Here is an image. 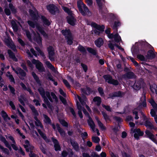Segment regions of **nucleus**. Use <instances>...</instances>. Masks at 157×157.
Segmentation results:
<instances>
[{"mask_svg":"<svg viewBox=\"0 0 157 157\" xmlns=\"http://www.w3.org/2000/svg\"><path fill=\"white\" fill-rule=\"evenodd\" d=\"M75 98L76 101L77 109H78V114L79 117L81 118L83 117L82 112V110L85 115L89 118V119L88 120V122L89 125L92 130L94 132H95V126L94 122L92 118L90 117L89 113L81 105L79 102L78 101H80L82 106H85L88 111L90 112L91 111V109L86 103V96L84 95H82L81 97H80L78 95H75Z\"/></svg>","mask_w":157,"mask_h":157,"instance_id":"1","label":"nucleus"},{"mask_svg":"<svg viewBox=\"0 0 157 157\" xmlns=\"http://www.w3.org/2000/svg\"><path fill=\"white\" fill-rule=\"evenodd\" d=\"M28 23L29 25L33 28H34L36 26V34L34 32L33 33L34 39L36 41L39 45L40 46L41 44V38L40 37L39 33H40L45 38H48L47 34L44 31L43 29L36 21L33 22L31 21H28Z\"/></svg>","mask_w":157,"mask_h":157,"instance_id":"2","label":"nucleus"},{"mask_svg":"<svg viewBox=\"0 0 157 157\" xmlns=\"http://www.w3.org/2000/svg\"><path fill=\"white\" fill-rule=\"evenodd\" d=\"M38 90L43 99L44 102L48 106H50V103L48 100L52 102H57L58 98L56 95L53 93L51 92V96L49 92L48 91L45 92L42 88H39Z\"/></svg>","mask_w":157,"mask_h":157,"instance_id":"3","label":"nucleus"},{"mask_svg":"<svg viewBox=\"0 0 157 157\" xmlns=\"http://www.w3.org/2000/svg\"><path fill=\"white\" fill-rule=\"evenodd\" d=\"M33 10H30L29 12L30 15L33 19L38 20L39 18H41L44 25L49 26L50 25V22L48 19L43 16L39 15L35 8H33Z\"/></svg>","mask_w":157,"mask_h":157,"instance_id":"4","label":"nucleus"},{"mask_svg":"<svg viewBox=\"0 0 157 157\" xmlns=\"http://www.w3.org/2000/svg\"><path fill=\"white\" fill-rule=\"evenodd\" d=\"M136 44H137L140 49V53L142 55H145L148 49V48L149 44L146 41L140 40L138 42L136 43Z\"/></svg>","mask_w":157,"mask_h":157,"instance_id":"5","label":"nucleus"},{"mask_svg":"<svg viewBox=\"0 0 157 157\" xmlns=\"http://www.w3.org/2000/svg\"><path fill=\"white\" fill-rule=\"evenodd\" d=\"M77 5L79 11L82 15H90V12L89 9L81 0H79L78 1Z\"/></svg>","mask_w":157,"mask_h":157,"instance_id":"6","label":"nucleus"},{"mask_svg":"<svg viewBox=\"0 0 157 157\" xmlns=\"http://www.w3.org/2000/svg\"><path fill=\"white\" fill-rule=\"evenodd\" d=\"M63 9L68 14V16L67 17V20L69 24L71 25H74L75 24V19L74 18V15L71 10L65 7H63Z\"/></svg>","mask_w":157,"mask_h":157,"instance_id":"7","label":"nucleus"},{"mask_svg":"<svg viewBox=\"0 0 157 157\" xmlns=\"http://www.w3.org/2000/svg\"><path fill=\"white\" fill-rule=\"evenodd\" d=\"M110 28H109V38L112 39L113 38L114 41L117 43H119L120 41L121 40V36H120L118 32H113L112 33H111Z\"/></svg>","mask_w":157,"mask_h":157,"instance_id":"8","label":"nucleus"},{"mask_svg":"<svg viewBox=\"0 0 157 157\" xmlns=\"http://www.w3.org/2000/svg\"><path fill=\"white\" fill-rule=\"evenodd\" d=\"M91 25L92 27L96 29L94 32L96 35H99L101 32L104 31L105 29L104 25L100 26L93 22L91 23Z\"/></svg>","mask_w":157,"mask_h":157,"instance_id":"9","label":"nucleus"},{"mask_svg":"<svg viewBox=\"0 0 157 157\" xmlns=\"http://www.w3.org/2000/svg\"><path fill=\"white\" fill-rule=\"evenodd\" d=\"M62 32L63 35L67 38L68 44H71L72 43V38L70 30L69 29L63 30H62Z\"/></svg>","mask_w":157,"mask_h":157,"instance_id":"10","label":"nucleus"},{"mask_svg":"<svg viewBox=\"0 0 157 157\" xmlns=\"http://www.w3.org/2000/svg\"><path fill=\"white\" fill-rule=\"evenodd\" d=\"M24 146L26 151H30L29 155L30 157H37V156L31 151V150L33 149V147L29 145V142L28 140H26L25 141V144L24 145Z\"/></svg>","mask_w":157,"mask_h":157,"instance_id":"11","label":"nucleus"},{"mask_svg":"<svg viewBox=\"0 0 157 157\" xmlns=\"http://www.w3.org/2000/svg\"><path fill=\"white\" fill-rule=\"evenodd\" d=\"M144 83V81L142 78L135 80L132 87L135 90H138L141 88Z\"/></svg>","mask_w":157,"mask_h":157,"instance_id":"12","label":"nucleus"},{"mask_svg":"<svg viewBox=\"0 0 157 157\" xmlns=\"http://www.w3.org/2000/svg\"><path fill=\"white\" fill-rule=\"evenodd\" d=\"M110 24L114 32H117L119 27L121 26V23L119 18L114 22L111 23Z\"/></svg>","mask_w":157,"mask_h":157,"instance_id":"13","label":"nucleus"},{"mask_svg":"<svg viewBox=\"0 0 157 157\" xmlns=\"http://www.w3.org/2000/svg\"><path fill=\"white\" fill-rule=\"evenodd\" d=\"M32 62L33 64L36 65V68L40 72L44 71L45 69L43 66L42 64L39 60L33 59L32 60Z\"/></svg>","mask_w":157,"mask_h":157,"instance_id":"14","label":"nucleus"},{"mask_svg":"<svg viewBox=\"0 0 157 157\" xmlns=\"http://www.w3.org/2000/svg\"><path fill=\"white\" fill-rule=\"evenodd\" d=\"M11 67L13 70L14 71L16 74L18 75L19 78L21 79H23L24 77H25L26 75L25 73L19 67H17L16 69H15L12 67Z\"/></svg>","mask_w":157,"mask_h":157,"instance_id":"15","label":"nucleus"},{"mask_svg":"<svg viewBox=\"0 0 157 157\" xmlns=\"http://www.w3.org/2000/svg\"><path fill=\"white\" fill-rule=\"evenodd\" d=\"M132 133H134V137L137 140H139L140 136H143L144 134V132L141 131L139 128L134 129Z\"/></svg>","mask_w":157,"mask_h":157,"instance_id":"16","label":"nucleus"},{"mask_svg":"<svg viewBox=\"0 0 157 157\" xmlns=\"http://www.w3.org/2000/svg\"><path fill=\"white\" fill-rule=\"evenodd\" d=\"M47 8L49 12L52 14L56 12H58V8L54 4H50L47 6Z\"/></svg>","mask_w":157,"mask_h":157,"instance_id":"17","label":"nucleus"},{"mask_svg":"<svg viewBox=\"0 0 157 157\" xmlns=\"http://www.w3.org/2000/svg\"><path fill=\"white\" fill-rule=\"evenodd\" d=\"M136 77L134 73L131 71L126 72L124 74L122 75V78H124V79H129L135 78Z\"/></svg>","mask_w":157,"mask_h":157,"instance_id":"18","label":"nucleus"},{"mask_svg":"<svg viewBox=\"0 0 157 157\" xmlns=\"http://www.w3.org/2000/svg\"><path fill=\"white\" fill-rule=\"evenodd\" d=\"M147 55L146 54L145 55L146 57L148 59H154L155 57V54L152 49H150L148 51H147Z\"/></svg>","mask_w":157,"mask_h":157,"instance_id":"19","label":"nucleus"},{"mask_svg":"<svg viewBox=\"0 0 157 157\" xmlns=\"http://www.w3.org/2000/svg\"><path fill=\"white\" fill-rule=\"evenodd\" d=\"M48 52L49 59L51 61H53L54 60L53 56L55 54L54 49L52 47L50 46L48 48Z\"/></svg>","mask_w":157,"mask_h":157,"instance_id":"20","label":"nucleus"},{"mask_svg":"<svg viewBox=\"0 0 157 157\" xmlns=\"http://www.w3.org/2000/svg\"><path fill=\"white\" fill-rule=\"evenodd\" d=\"M147 137L152 140L154 142L157 144V140L155 137V136L151 133L149 130H147L145 131Z\"/></svg>","mask_w":157,"mask_h":157,"instance_id":"21","label":"nucleus"},{"mask_svg":"<svg viewBox=\"0 0 157 157\" xmlns=\"http://www.w3.org/2000/svg\"><path fill=\"white\" fill-rule=\"evenodd\" d=\"M116 46L117 48H118L119 49L121 50L122 51H124V49L122 48L121 46H120L117 44H116L115 43H109V48L111 50H114L116 51L117 50H115L114 47Z\"/></svg>","mask_w":157,"mask_h":157,"instance_id":"22","label":"nucleus"},{"mask_svg":"<svg viewBox=\"0 0 157 157\" xmlns=\"http://www.w3.org/2000/svg\"><path fill=\"white\" fill-rule=\"evenodd\" d=\"M52 126L54 130H56V129L58 130L60 135L62 136H65V133L63 130L60 128L59 124H56L55 126L54 124H52Z\"/></svg>","mask_w":157,"mask_h":157,"instance_id":"23","label":"nucleus"},{"mask_svg":"<svg viewBox=\"0 0 157 157\" xmlns=\"http://www.w3.org/2000/svg\"><path fill=\"white\" fill-rule=\"evenodd\" d=\"M144 120H146L144 124L145 126L151 129L153 128L154 126L150 121L147 120V118L146 117H144Z\"/></svg>","mask_w":157,"mask_h":157,"instance_id":"24","label":"nucleus"},{"mask_svg":"<svg viewBox=\"0 0 157 157\" xmlns=\"http://www.w3.org/2000/svg\"><path fill=\"white\" fill-rule=\"evenodd\" d=\"M109 19L111 21V23L119 19L117 16L112 13H109Z\"/></svg>","mask_w":157,"mask_h":157,"instance_id":"25","label":"nucleus"},{"mask_svg":"<svg viewBox=\"0 0 157 157\" xmlns=\"http://www.w3.org/2000/svg\"><path fill=\"white\" fill-rule=\"evenodd\" d=\"M109 83L116 86L119 85V83L117 80L113 79L111 76L109 75Z\"/></svg>","mask_w":157,"mask_h":157,"instance_id":"26","label":"nucleus"},{"mask_svg":"<svg viewBox=\"0 0 157 157\" xmlns=\"http://www.w3.org/2000/svg\"><path fill=\"white\" fill-rule=\"evenodd\" d=\"M124 95V93L120 91H116L113 92L111 95L112 98L114 97H119L120 98L122 97Z\"/></svg>","mask_w":157,"mask_h":157,"instance_id":"27","label":"nucleus"},{"mask_svg":"<svg viewBox=\"0 0 157 157\" xmlns=\"http://www.w3.org/2000/svg\"><path fill=\"white\" fill-rule=\"evenodd\" d=\"M71 142L73 149L76 151H79L80 148L78 144L74 140H71Z\"/></svg>","mask_w":157,"mask_h":157,"instance_id":"28","label":"nucleus"},{"mask_svg":"<svg viewBox=\"0 0 157 157\" xmlns=\"http://www.w3.org/2000/svg\"><path fill=\"white\" fill-rule=\"evenodd\" d=\"M147 103L146 102V96H144V100L142 102L140 103L138 105L137 108L138 109H141L143 108L146 107Z\"/></svg>","mask_w":157,"mask_h":157,"instance_id":"29","label":"nucleus"},{"mask_svg":"<svg viewBox=\"0 0 157 157\" xmlns=\"http://www.w3.org/2000/svg\"><path fill=\"white\" fill-rule=\"evenodd\" d=\"M52 141L54 144V147L56 151L60 150V147L59 144V143L57 140L55 138H52Z\"/></svg>","mask_w":157,"mask_h":157,"instance_id":"30","label":"nucleus"},{"mask_svg":"<svg viewBox=\"0 0 157 157\" xmlns=\"http://www.w3.org/2000/svg\"><path fill=\"white\" fill-rule=\"evenodd\" d=\"M150 89L151 92L154 93L155 92L157 95V85L155 83H153L151 85H150Z\"/></svg>","mask_w":157,"mask_h":157,"instance_id":"31","label":"nucleus"},{"mask_svg":"<svg viewBox=\"0 0 157 157\" xmlns=\"http://www.w3.org/2000/svg\"><path fill=\"white\" fill-rule=\"evenodd\" d=\"M95 119L96 120L98 125L100 129L102 131H105L106 129V128L104 125L101 123V122L99 120L98 117H96Z\"/></svg>","mask_w":157,"mask_h":157,"instance_id":"32","label":"nucleus"},{"mask_svg":"<svg viewBox=\"0 0 157 157\" xmlns=\"http://www.w3.org/2000/svg\"><path fill=\"white\" fill-rule=\"evenodd\" d=\"M1 114L5 121H7L10 119V118L8 117L6 113L4 111L2 110L1 111Z\"/></svg>","mask_w":157,"mask_h":157,"instance_id":"33","label":"nucleus"},{"mask_svg":"<svg viewBox=\"0 0 157 157\" xmlns=\"http://www.w3.org/2000/svg\"><path fill=\"white\" fill-rule=\"evenodd\" d=\"M0 140L3 142L6 147L9 148L10 149H11V147L8 142L6 140L5 138L2 136H0Z\"/></svg>","mask_w":157,"mask_h":157,"instance_id":"34","label":"nucleus"},{"mask_svg":"<svg viewBox=\"0 0 157 157\" xmlns=\"http://www.w3.org/2000/svg\"><path fill=\"white\" fill-rule=\"evenodd\" d=\"M34 119L35 120V123L36 125L42 129H43V127L40 121L36 117H35Z\"/></svg>","mask_w":157,"mask_h":157,"instance_id":"35","label":"nucleus"},{"mask_svg":"<svg viewBox=\"0 0 157 157\" xmlns=\"http://www.w3.org/2000/svg\"><path fill=\"white\" fill-rule=\"evenodd\" d=\"M43 116L44 118V122L46 124H50L52 125V124H51V120L50 118L45 114H44Z\"/></svg>","mask_w":157,"mask_h":157,"instance_id":"36","label":"nucleus"},{"mask_svg":"<svg viewBox=\"0 0 157 157\" xmlns=\"http://www.w3.org/2000/svg\"><path fill=\"white\" fill-rule=\"evenodd\" d=\"M96 45L98 47H100L103 43V40L102 38H99L95 41Z\"/></svg>","mask_w":157,"mask_h":157,"instance_id":"37","label":"nucleus"},{"mask_svg":"<svg viewBox=\"0 0 157 157\" xmlns=\"http://www.w3.org/2000/svg\"><path fill=\"white\" fill-rule=\"evenodd\" d=\"M132 52L133 54H137L139 53H140V49L139 48L138 45H136L133 48V50L132 51Z\"/></svg>","mask_w":157,"mask_h":157,"instance_id":"38","label":"nucleus"},{"mask_svg":"<svg viewBox=\"0 0 157 157\" xmlns=\"http://www.w3.org/2000/svg\"><path fill=\"white\" fill-rule=\"evenodd\" d=\"M11 24L14 31L17 32L18 30V27L16 22L12 20L11 21Z\"/></svg>","mask_w":157,"mask_h":157,"instance_id":"39","label":"nucleus"},{"mask_svg":"<svg viewBox=\"0 0 157 157\" xmlns=\"http://www.w3.org/2000/svg\"><path fill=\"white\" fill-rule=\"evenodd\" d=\"M38 131L41 136L43 138V139L47 142H48L49 141V140L47 138L46 135L40 129H38Z\"/></svg>","mask_w":157,"mask_h":157,"instance_id":"40","label":"nucleus"},{"mask_svg":"<svg viewBox=\"0 0 157 157\" xmlns=\"http://www.w3.org/2000/svg\"><path fill=\"white\" fill-rule=\"evenodd\" d=\"M93 100L95 104L97 105H100L101 102V99L100 97H96L94 98Z\"/></svg>","mask_w":157,"mask_h":157,"instance_id":"41","label":"nucleus"},{"mask_svg":"<svg viewBox=\"0 0 157 157\" xmlns=\"http://www.w3.org/2000/svg\"><path fill=\"white\" fill-rule=\"evenodd\" d=\"M32 75L33 76L34 79L35 80L37 83L39 84L40 85L41 84V82L39 79V78L37 76L35 73L34 72H33L32 73Z\"/></svg>","mask_w":157,"mask_h":157,"instance_id":"42","label":"nucleus"},{"mask_svg":"<svg viewBox=\"0 0 157 157\" xmlns=\"http://www.w3.org/2000/svg\"><path fill=\"white\" fill-rule=\"evenodd\" d=\"M8 53L9 54L10 57L12 58L13 60L15 61H17V59L15 57L14 54L10 50H8Z\"/></svg>","mask_w":157,"mask_h":157,"instance_id":"43","label":"nucleus"},{"mask_svg":"<svg viewBox=\"0 0 157 157\" xmlns=\"http://www.w3.org/2000/svg\"><path fill=\"white\" fill-rule=\"evenodd\" d=\"M45 63L48 68L52 70V71H54L55 70V67L52 65L48 61H46L45 62Z\"/></svg>","mask_w":157,"mask_h":157,"instance_id":"44","label":"nucleus"},{"mask_svg":"<svg viewBox=\"0 0 157 157\" xmlns=\"http://www.w3.org/2000/svg\"><path fill=\"white\" fill-rule=\"evenodd\" d=\"M6 76L9 78V79L10 80V81L13 82L14 83V79L13 78L12 75L10 74V72L9 71H8L6 74Z\"/></svg>","mask_w":157,"mask_h":157,"instance_id":"45","label":"nucleus"},{"mask_svg":"<svg viewBox=\"0 0 157 157\" xmlns=\"http://www.w3.org/2000/svg\"><path fill=\"white\" fill-rule=\"evenodd\" d=\"M143 55H144L138 54L137 55V58L141 61H145L146 60V59L145 58Z\"/></svg>","mask_w":157,"mask_h":157,"instance_id":"46","label":"nucleus"},{"mask_svg":"<svg viewBox=\"0 0 157 157\" xmlns=\"http://www.w3.org/2000/svg\"><path fill=\"white\" fill-rule=\"evenodd\" d=\"M86 49L89 52L92 54L94 55H97V51L95 50L89 48H87Z\"/></svg>","mask_w":157,"mask_h":157,"instance_id":"47","label":"nucleus"},{"mask_svg":"<svg viewBox=\"0 0 157 157\" xmlns=\"http://www.w3.org/2000/svg\"><path fill=\"white\" fill-rule=\"evenodd\" d=\"M100 8H101L105 3L104 0H96Z\"/></svg>","mask_w":157,"mask_h":157,"instance_id":"48","label":"nucleus"},{"mask_svg":"<svg viewBox=\"0 0 157 157\" xmlns=\"http://www.w3.org/2000/svg\"><path fill=\"white\" fill-rule=\"evenodd\" d=\"M6 136L7 139H9L12 141V142L13 144H15V141L13 138V137L10 134H8L6 135Z\"/></svg>","mask_w":157,"mask_h":157,"instance_id":"49","label":"nucleus"},{"mask_svg":"<svg viewBox=\"0 0 157 157\" xmlns=\"http://www.w3.org/2000/svg\"><path fill=\"white\" fill-rule=\"evenodd\" d=\"M30 107L32 110L33 112L34 113V114L36 116H37L38 115V113L34 106L32 105H30Z\"/></svg>","mask_w":157,"mask_h":157,"instance_id":"50","label":"nucleus"},{"mask_svg":"<svg viewBox=\"0 0 157 157\" xmlns=\"http://www.w3.org/2000/svg\"><path fill=\"white\" fill-rule=\"evenodd\" d=\"M92 141L96 143H97L99 142L100 139V138L97 136H93L92 138Z\"/></svg>","mask_w":157,"mask_h":157,"instance_id":"51","label":"nucleus"},{"mask_svg":"<svg viewBox=\"0 0 157 157\" xmlns=\"http://www.w3.org/2000/svg\"><path fill=\"white\" fill-rule=\"evenodd\" d=\"M78 49L79 51L83 53H85L86 52V49L81 45H79L78 46Z\"/></svg>","mask_w":157,"mask_h":157,"instance_id":"52","label":"nucleus"},{"mask_svg":"<svg viewBox=\"0 0 157 157\" xmlns=\"http://www.w3.org/2000/svg\"><path fill=\"white\" fill-rule=\"evenodd\" d=\"M19 101L22 105H25L24 101H25V99L23 95L20 96V98H19Z\"/></svg>","mask_w":157,"mask_h":157,"instance_id":"53","label":"nucleus"},{"mask_svg":"<svg viewBox=\"0 0 157 157\" xmlns=\"http://www.w3.org/2000/svg\"><path fill=\"white\" fill-rule=\"evenodd\" d=\"M7 45L13 49L14 52L16 51V47L12 42L10 43V44H7Z\"/></svg>","mask_w":157,"mask_h":157,"instance_id":"54","label":"nucleus"},{"mask_svg":"<svg viewBox=\"0 0 157 157\" xmlns=\"http://www.w3.org/2000/svg\"><path fill=\"white\" fill-rule=\"evenodd\" d=\"M25 32V33L26 34V35L27 37V38L29 39V40H31V36L30 33L29 32L26 30H24Z\"/></svg>","mask_w":157,"mask_h":157,"instance_id":"55","label":"nucleus"},{"mask_svg":"<svg viewBox=\"0 0 157 157\" xmlns=\"http://www.w3.org/2000/svg\"><path fill=\"white\" fill-rule=\"evenodd\" d=\"M0 148L2 150V151L5 154L8 155L9 152L8 150L6 148H4L2 146L0 145Z\"/></svg>","mask_w":157,"mask_h":157,"instance_id":"56","label":"nucleus"},{"mask_svg":"<svg viewBox=\"0 0 157 157\" xmlns=\"http://www.w3.org/2000/svg\"><path fill=\"white\" fill-rule=\"evenodd\" d=\"M9 6L12 13H14L16 12V9L10 3L9 4Z\"/></svg>","mask_w":157,"mask_h":157,"instance_id":"57","label":"nucleus"},{"mask_svg":"<svg viewBox=\"0 0 157 157\" xmlns=\"http://www.w3.org/2000/svg\"><path fill=\"white\" fill-rule=\"evenodd\" d=\"M35 48L36 50L37 51V52L39 53V54L42 56L44 58H45L44 56V53L42 52V51L38 48L36 47Z\"/></svg>","mask_w":157,"mask_h":157,"instance_id":"58","label":"nucleus"},{"mask_svg":"<svg viewBox=\"0 0 157 157\" xmlns=\"http://www.w3.org/2000/svg\"><path fill=\"white\" fill-rule=\"evenodd\" d=\"M151 105L154 108L155 106H157V105L153 99L150 100L149 101Z\"/></svg>","mask_w":157,"mask_h":157,"instance_id":"59","label":"nucleus"},{"mask_svg":"<svg viewBox=\"0 0 157 157\" xmlns=\"http://www.w3.org/2000/svg\"><path fill=\"white\" fill-rule=\"evenodd\" d=\"M45 146L44 144H40V148L42 151L43 153H45L46 151L45 149Z\"/></svg>","mask_w":157,"mask_h":157,"instance_id":"60","label":"nucleus"},{"mask_svg":"<svg viewBox=\"0 0 157 157\" xmlns=\"http://www.w3.org/2000/svg\"><path fill=\"white\" fill-rule=\"evenodd\" d=\"M60 123L63 125V126L67 127V123L63 120H59Z\"/></svg>","mask_w":157,"mask_h":157,"instance_id":"61","label":"nucleus"},{"mask_svg":"<svg viewBox=\"0 0 157 157\" xmlns=\"http://www.w3.org/2000/svg\"><path fill=\"white\" fill-rule=\"evenodd\" d=\"M114 119L118 122V124L121 123V122L122 119L120 117L115 116L114 117Z\"/></svg>","mask_w":157,"mask_h":157,"instance_id":"62","label":"nucleus"},{"mask_svg":"<svg viewBox=\"0 0 157 157\" xmlns=\"http://www.w3.org/2000/svg\"><path fill=\"white\" fill-rule=\"evenodd\" d=\"M98 92L101 96H104V91L103 89L101 87L98 88Z\"/></svg>","mask_w":157,"mask_h":157,"instance_id":"63","label":"nucleus"},{"mask_svg":"<svg viewBox=\"0 0 157 157\" xmlns=\"http://www.w3.org/2000/svg\"><path fill=\"white\" fill-rule=\"evenodd\" d=\"M69 110H70V112L73 115L74 117H76V114L75 112V111L74 110V109H73V108L71 107H70L69 108Z\"/></svg>","mask_w":157,"mask_h":157,"instance_id":"64","label":"nucleus"}]
</instances>
